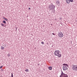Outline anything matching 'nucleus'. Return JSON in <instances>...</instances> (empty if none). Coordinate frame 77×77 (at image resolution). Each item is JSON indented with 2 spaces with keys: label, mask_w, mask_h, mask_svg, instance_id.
Listing matches in <instances>:
<instances>
[{
  "label": "nucleus",
  "mask_w": 77,
  "mask_h": 77,
  "mask_svg": "<svg viewBox=\"0 0 77 77\" xmlns=\"http://www.w3.org/2000/svg\"><path fill=\"white\" fill-rule=\"evenodd\" d=\"M61 56H62V54H59L57 56L58 57H61Z\"/></svg>",
  "instance_id": "9"
},
{
  "label": "nucleus",
  "mask_w": 77,
  "mask_h": 77,
  "mask_svg": "<svg viewBox=\"0 0 77 77\" xmlns=\"http://www.w3.org/2000/svg\"><path fill=\"white\" fill-rule=\"evenodd\" d=\"M2 22L3 23H4V24H6V21H5V20H4Z\"/></svg>",
  "instance_id": "14"
},
{
  "label": "nucleus",
  "mask_w": 77,
  "mask_h": 77,
  "mask_svg": "<svg viewBox=\"0 0 77 77\" xmlns=\"http://www.w3.org/2000/svg\"><path fill=\"white\" fill-rule=\"evenodd\" d=\"M72 68L73 70L77 71V65H72Z\"/></svg>",
  "instance_id": "4"
},
{
  "label": "nucleus",
  "mask_w": 77,
  "mask_h": 77,
  "mask_svg": "<svg viewBox=\"0 0 77 77\" xmlns=\"http://www.w3.org/2000/svg\"><path fill=\"white\" fill-rule=\"evenodd\" d=\"M41 43L43 45H44V42H41Z\"/></svg>",
  "instance_id": "18"
},
{
  "label": "nucleus",
  "mask_w": 77,
  "mask_h": 77,
  "mask_svg": "<svg viewBox=\"0 0 77 77\" xmlns=\"http://www.w3.org/2000/svg\"><path fill=\"white\" fill-rule=\"evenodd\" d=\"M56 3H57V5H58V6H59L60 5V2L59 1H57Z\"/></svg>",
  "instance_id": "7"
},
{
  "label": "nucleus",
  "mask_w": 77,
  "mask_h": 77,
  "mask_svg": "<svg viewBox=\"0 0 77 77\" xmlns=\"http://www.w3.org/2000/svg\"><path fill=\"white\" fill-rule=\"evenodd\" d=\"M2 67H3V66H1L0 67V69H1L2 68Z\"/></svg>",
  "instance_id": "22"
},
{
  "label": "nucleus",
  "mask_w": 77,
  "mask_h": 77,
  "mask_svg": "<svg viewBox=\"0 0 77 77\" xmlns=\"http://www.w3.org/2000/svg\"><path fill=\"white\" fill-rule=\"evenodd\" d=\"M55 6L52 3L51 5H49L48 6V8L49 10V11H52L53 9H55Z\"/></svg>",
  "instance_id": "1"
},
{
  "label": "nucleus",
  "mask_w": 77,
  "mask_h": 77,
  "mask_svg": "<svg viewBox=\"0 0 77 77\" xmlns=\"http://www.w3.org/2000/svg\"><path fill=\"white\" fill-rule=\"evenodd\" d=\"M16 30H17V28H16Z\"/></svg>",
  "instance_id": "27"
},
{
  "label": "nucleus",
  "mask_w": 77,
  "mask_h": 77,
  "mask_svg": "<svg viewBox=\"0 0 77 77\" xmlns=\"http://www.w3.org/2000/svg\"><path fill=\"white\" fill-rule=\"evenodd\" d=\"M69 1L71 2H73V0H69Z\"/></svg>",
  "instance_id": "19"
},
{
  "label": "nucleus",
  "mask_w": 77,
  "mask_h": 77,
  "mask_svg": "<svg viewBox=\"0 0 77 77\" xmlns=\"http://www.w3.org/2000/svg\"><path fill=\"white\" fill-rule=\"evenodd\" d=\"M63 69L64 71H66L67 69V66L68 67V65L67 64L64 63L63 64Z\"/></svg>",
  "instance_id": "2"
},
{
  "label": "nucleus",
  "mask_w": 77,
  "mask_h": 77,
  "mask_svg": "<svg viewBox=\"0 0 77 77\" xmlns=\"http://www.w3.org/2000/svg\"><path fill=\"white\" fill-rule=\"evenodd\" d=\"M52 10L53 13L54 14V13H55V9H54L53 10Z\"/></svg>",
  "instance_id": "11"
},
{
  "label": "nucleus",
  "mask_w": 77,
  "mask_h": 77,
  "mask_svg": "<svg viewBox=\"0 0 77 77\" xmlns=\"http://www.w3.org/2000/svg\"><path fill=\"white\" fill-rule=\"evenodd\" d=\"M59 54V51H55L54 52V54L55 56H57L58 54Z\"/></svg>",
  "instance_id": "6"
},
{
  "label": "nucleus",
  "mask_w": 77,
  "mask_h": 77,
  "mask_svg": "<svg viewBox=\"0 0 77 77\" xmlns=\"http://www.w3.org/2000/svg\"><path fill=\"white\" fill-rule=\"evenodd\" d=\"M48 69H49V70H52V67H51V66H49V67H48Z\"/></svg>",
  "instance_id": "10"
},
{
  "label": "nucleus",
  "mask_w": 77,
  "mask_h": 77,
  "mask_svg": "<svg viewBox=\"0 0 77 77\" xmlns=\"http://www.w3.org/2000/svg\"><path fill=\"white\" fill-rule=\"evenodd\" d=\"M11 77H14V76H13V73H11Z\"/></svg>",
  "instance_id": "17"
},
{
  "label": "nucleus",
  "mask_w": 77,
  "mask_h": 77,
  "mask_svg": "<svg viewBox=\"0 0 77 77\" xmlns=\"http://www.w3.org/2000/svg\"><path fill=\"white\" fill-rule=\"evenodd\" d=\"M8 57H10V54H8Z\"/></svg>",
  "instance_id": "20"
},
{
  "label": "nucleus",
  "mask_w": 77,
  "mask_h": 77,
  "mask_svg": "<svg viewBox=\"0 0 77 77\" xmlns=\"http://www.w3.org/2000/svg\"><path fill=\"white\" fill-rule=\"evenodd\" d=\"M52 47H53V45L52 46Z\"/></svg>",
  "instance_id": "28"
},
{
  "label": "nucleus",
  "mask_w": 77,
  "mask_h": 77,
  "mask_svg": "<svg viewBox=\"0 0 77 77\" xmlns=\"http://www.w3.org/2000/svg\"><path fill=\"white\" fill-rule=\"evenodd\" d=\"M29 10H30V8H29L28 9Z\"/></svg>",
  "instance_id": "24"
},
{
  "label": "nucleus",
  "mask_w": 77,
  "mask_h": 77,
  "mask_svg": "<svg viewBox=\"0 0 77 77\" xmlns=\"http://www.w3.org/2000/svg\"><path fill=\"white\" fill-rule=\"evenodd\" d=\"M60 77H68V76L67 74L63 73L62 70H61V75L60 76Z\"/></svg>",
  "instance_id": "3"
},
{
  "label": "nucleus",
  "mask_w": 77,
  "mask_h": 77,
  "mask_svg": "<svg viewBox=\"0 0 77 77\" xmlns=\"http://www.w3.org/2000/svg\"><path fill=\"white\" fill-rule=\"evenodd\" d=\"M52 35H56V34L54 33H52Z\"/></svg>",
  "instance_id": "21"
},
{
  "label": "nucleus",
  "mask_w": 77,
  "mask_h": 77,
  "mask_svg": "<svg viewBox=\"0 0 77 77\" xmlns=\"http://www.w3.org/2000/svg\"><path fill=\"white\" fill-rule=\"evenodd\" d=\"M60 20H62V18H60Z\"/></svg>",
  "instance_id": "26"
},
{
  "label": "nucleus",
  "mask_w": 77,
  "mask_h": 77,
  "mask_svg": "<svg viewBox=\"0 0 77 77\" xmlns=\"http://www.w3.org/2000/svg\"><path fill=\"white\" fill-rule=\"evenodd\" d=\"M4 49L5 48H4V47L3 46L1 47V49H2V50H4Z\"/></svg>",
  "instance_id": "15"
},
{
  "label": "nucleus",
  "mask_w": 77,
  "mask_h": 77,
  "mask_svg": "<svg viewBox=\"0 0 77 77\" xmlns=\"http://www.w3.org/2000/svg\"><path fill=\"white\" fill-rule=\"evenodd\" d=\"M25 71H26V72H29V69H26L25 70Z\"/></svg>",
  "instance_id": "16"
},
{
  "label": "nucleus",
  "mask_w": 77,
  "mask_h": 77,
  "mask_svg": "<svg viewBox=\"0 0 77 77\" xmlns=\"http://www.w3.org/2000/svg\"><path fill=\"white\" fill-rule=\"evenodd\" d=\"M51 25H52V24H51Z\"/></svg>",
  "instance_id": "29"
},
{
  "label": "nucleus",
  "mask_w": 77,
  "mask_h": 77,
  "mask_svg": "<svg viewBox=\"0 0 77 77\" xmlns=\"http://www.w3.org/2000/svg\"><path fill=\"white\" fill-rule=\"evenodd\" d=\"M1 71H3V69H1Z\"/></svg>",
  "instance_id": "23"
},
{
  "label": "nucleus",
  "mask_w": 77,
  "mask_h": 77,
  "mask_svg": "<svg viewBox=\"0 0 77 77\" xmlns=\"http://www.w3.org/2000/svg\"><path fill=\"white\" fill-rule=\"evenodd\" d=\"M1 25L2 26V27H3V26H5L4 24H3L2 23H1Z\"/></svg>",
  "instance_id": "12"
},
{
  "label": "nucleus",
  "mask_w": 77,
  "mask_h": 77,
  "mask_svg": "<svg viewBox=\"0 0 77 77\" xmlns=\"http://www.w3.org/2000/svg\"><path fill=\"white\" fill-rule=\"evenodd\" d=\"M66 3L67 4H69V3H70V1L69 0H66Z\"/></svg>",
  "instance_id": "8"
},
{
  "label": "nucleus",
  "mask_w": 77,
  "mask_h": 77,
  "mask_svg": "<svg viewBox=\"0 0 77 77\" xmlns=\"http://www.w3.org/2000/svg\"><path fill=\"white\" fill-rule=\"evenodd\" d=\"M3 19L4 20H5V21H8V19H7L5 18V17H4Z\"/></svg>",
  "instance_id": "13"
},
{
  "label": "nucleus",
  "mask_w": 77,
  "mask_h": 77,
  "mask_svg": "<svg viewBox=\"0 0 77 77\" xmlns=\"http://www.w3.org/2000/svg\"><path fill=\"white\" fill-rule=\"evenodd\" d=\"M40 64H39V63H38V66H39V65H40Z\"/></svg>",
  "instance_id": "25"
},
{
  "label": "nucleus",
  "mask_w": 77,
  "mask_h": 77,
  "mask_svg": "<svg viewBox=\"0 0 77 77\" xmlns=\"http://www.w3.org/2000/svg\"><path fill=\"white\" fill-rule=\"evenodd\" d=\"M58 36L60 38H62V37L63 36V33L61 31H60L58 32Z\"/></svg>",
  "instance_id": "5"
}]
</instances>
